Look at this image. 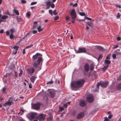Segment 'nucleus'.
Here are the masks:
<instances>
[{
  "instance_id": "obj_1",
  "label": "nucleus",
  "mask_w": 121,
  "mask_h": 121,
  "mask_svg": "<svg viewBox=\"0 0 121 121\" xmlns=\"http://www.w3.org/2000/svg\"><path fill=\"white\" fill-rule=\"evenodd\" d=\"M42 55L41 54L37 53L35 55H33L32 57L33 62V65L34 66L37 68L42 60Z\"/></svg>"
},
{
  "instance_id": "obj_2",
  "label": "nucleus",
  "mask_w": 121,
  "mask_h": 121,
  "mask_svg": "<svg viewBox=\"0 0 121 121\" xmlns=\"http://www.w3.org/2000/svg\"><path fill=\"white\" fill-rule=\"evenodd\" d=\"M85 82L83 79H81L79 80L72 82L71 86L72 88H78L81 87Z\"/></svg>"
},
{
  "instance_id": "obj_3",
  "label": "nucleus",
  "mask_w": 121,
  "mask_h": 121,
  "mask_svg": "<svg viewBox=\"0 0 121 121\" xmlns=\"http://www.w3.org/2000/svg\"><path fill=\"white\" fill-rule=\"evenodd\" d=\"M69 13L71 16V18L72 19H75L76 18L77 16L76 11L74 9H72L71 12H69Z\"/></svg>"
},
{
  "instance_id": "obj_4",
  "label": "nucleus",
  "mask_w": 121,
  "mask_h": 121,
  "mask_svg": "<svg viewBox=\"0 0 121 121\" xmlns=\"http://www.w3.org/2000/svg\"><path fill=\"white\" fill-rule=\"evenodd\" d=\"M37 116V114L35 113H32L28 114L27 117L30 120L36 118Z\"/></svg>"
},
{
  "instance_id": "obj_5",
  "label": "nucleus",
  "mask_w": 121,
  "mask_h": 121,
  "mask_svg": "<svg viewBox=\"0 0 121 121\" xmlns=\"http://www.w3.org/2000/svg\"><path fill=\"white\" fill-rule=\"evenodd\" d=\"M75 50L76 52L77 53L85 52L86 51L85 48H79L78 51H76L75 49Z\"/></svg>"
},
{
  "instance_id": "obj_6",
  "label": "nucleus",
  "mask_w": 121,
  "mask_h": 121,
  "mask_svg": "<svg viewBox=\"0 0 121 121\" xmlns=\"http://www.w3.org/2000/svg\"><path fill=\"white\" fill-rule=\"evenodd\" d=\"M86 99L87 101L89 103L92 102L94 100V97L92 95H88L86 97Z\"/></svg>"
},
{
  "instance_id": "obj_7",
  "label": "nucleus",
  "mask_w": 121,
  "mask_h": 121,
  "mask_svg": "<svg viewBox=\"0 0 121 121\" xmlns=\"http://www.w3.org/2000/svg\"><path fill=\"white\" fill-rule=\"evenodd\" d=\"M32 107L34 109L38 110L40 108V105L39 103L33 104L32 105Z\"/></svg>"
},
{
  "instance_id": "obj_8",
  "label": "nucleus",
  "mask_w": 121,
  "mask_h": 121,
  "mask_svg": "<svg viewBox=\"0 0 121 121\" xmlns=\"http://www.w3.org/2000/svg\"><path fill=\"white\" fill-rule=\"evenodd\" d=\"M46 116V115L41 114L38 117L37 119L39 121L43 120L45 119Z\"/></svg>"
},
{
  "instance_id": "obj_9",
  "label": "nucleus",
  "mask_w": 121,
  "mask_h": 121,
  "mask_svg": "<svg viewBox=\"0 0 121 121\" xmlns=\"http://www.w3.org/2000/svg\"><path fill=\"white\" fill-rule=\"evenodd\" d=\"M13 102V99L12 98H10L9 100L5 103L3 105L4 106H5L6 105H10L11 103Z\"/></svg>"
},
{
  "instance_id": "obj_10",
  "label": "nucleus",
  "mask_w": 121,
  "mask_h": 121,
  "mask_svg": "<svg viewBox=\"0 0 121 121\" xmlns=\"http://www.w3.org/2000/svg\"><path fill=\"white\" fill-rule=\"evenodd\" d=\"M48 90L51 97L54 98L55 95V92L52 90L48 89Z\"/></svg>"
},
{
  "instance_id": "obj_11",
  "label": "nucleus",
  "mask_w": 121,
  "mask_h": 121,
  "mask_svg": "<svg viewBox=\"0 0 121 121\" xmlns=\"http://www.w3.org/2000/svg\"><path fill=\"white\" fill-rule=\"evenodd\" d=\"M28 73L32 74L34 73L35 71V69L32 67H30L27 69Z\"/></svg>"
},
{
  "instance_id": "obj_12",
  "label": "nucleus",
  "mask_w": 121,
  "mask_h": 121,
  "mask_svg": "<svg viewBox=\"0 0 121 121\" xmlns=\"http://www.w3.org/2000/svg\"><path fill=\"white\" fill-rule=\"evenodd\" d=\"M79 104L81 106H85L87 104V102L86 100H82L80 102Z\"/></svg>"
},
{
  "instance_id": "obj_13",
  "label": "nucleus",
  "mask_w": 121,
  "mask_h": 121,
  "mask_svg": "<svg viewBox=\"0 0 121 121\" xmlns=\"http://www.w3.org/2000/svg\"><path fill=\"white\" fill-rule=\"evenodd\" d=\"M84 71L87 72L88 71L89 69V65L88 63H86L84 66Z\"/></svg>"
},
{
  "instance_id": "obj_14",
  "label": "nucleus",
  "mask_w": 121,
  "mask_h": 121,
  "mask_svg": "<svg viewBox=\"0 0 121 121\" xmlns=\"http://www.w3.org/2000/svg\"><path fill=\"white\" fill-rule=\"evenodd\" d=\"M108 83V81L103 82H101L100 84V85L102 87H106Z\"/></svg>"
},
{
  "instance_id": "obj_15",
  "label": "nucleus",
  "mask_w": 121,
  "mask_h": 121,
  "mask_svg": "<svg viewBox=\"0 0 121 121\" xmlns=\"http://www.w3.org/2000/svg\"><path fill=\"white\" fill-rule=\"evenodd\" d=\"M84 116V114L81 112L79 113L77 116V118L78 119H80L83 117Z\"/></svg>"
},
{
  "instance_id": "obj_16",
  "label": "nucleus",
  "mask_w": 121,
  "mask_h": 121,
  "mask_svg": "<svg viewBox=\"0 0 121 121\" xmlns=\"http://www.w3.org/2000/svg\"><path fill=\"white\" fill-rule=\"evenodd\" d=\"M37 78V77L35 76H32L31 78L30 79L31 81L32 82L34 83L35 79Z\"/></svg>"
},
{
  "instance_id": "obj_17",
  "label": "nucleus",
  "mask_w": 121,
  "mask_h": 121,
  "mask_svg": "<svg viewBox=\"0 0 121 121\" xmlns=\"http://www.w3.org/2000/svg\"><path fill=\"white\" fill-rule=\"evenodd\" d=\"M32 35V32L30 31L29 32L27 33L26 35L25 36L24 38H22V39H23L27 37H30Z\"/></svg>"
},
{
  "instance_id": "obj_18",
  "label": "nucleus",
  "mask_w": 121,
  "mask_h": 121,
  "mask_svg": "<svg viewBox=\"0 0 121 121\" xmlns=\"http://www.w3.org/2000/svg\"><path fill=\"white\" fill-rule=\"evenodd\" d=\"M97 49L101 51L102 52H104V50L103 48L101 47L97 46H96Z\"/></svg>"
},
{
  "instance_id": "obj_19",
  "label": "nucleus",
  "mask_w": 121,
  "mask_h": 121,
  "mask_svg": "<svg viewBox=\"0 0 121 121\" xmlns=\"http://www.w3.org/2000/svg\"><path fill=\"white\" fill-rule=\"evenodd\" d=\"M86 24L91 27H94V25L91 22H88Z\"/></svg>"
},
{
  "instance_id": "obj_20",
  "label": "nucleus",
  "mask_w": 121,
  "mask_h": 121,
  "mask_svg": "<svg viewBox=\"0 0 121 121\" xmlns=\"http://www.w3.org/2000/svg\"><path fill=\"white\" fill-rule=\"evenodd\" d=\"M53 117L52 115L51 114L49 115V116L47 120V121H51L52 120Z\"/></svg>"
},
{
  "instance_id": "obj_21",
  "label": "nucleus",
  "mask_w": 121,
  "mask_h": 121,
  "mask_svg": "<svg viewBox=\"0 0 121 121\" xmlns=\"http://www.w3.org/2000/svg\"><path fill=\"white\" fill-rule=\"evenodd\" d=\"M46 4L47 5V9H48L50 7V6L51 4V2L50 1H48L47 3Z\"/></svg>"
},
{
  "instance_id": "obj_22",
  "label": "nucleus",
  "mask_w": 121,
  "mask_h": 121,
  "mask_svg": "<svg viewBox=\"0 0 121 121\" xmlns=\"http://www.w3.org/2000/svg\"><path fill=\"white\" fill-rule=\"evenodd\" d=\"M13 11V12L15 13L17 15H19V13L18 11L17 10H16L15 9H14Z\"/></svg>"
},
{
  "instance_id": "obj_23",
  "label": "nucleus",
  "mask_w": 121,
  "mask_h": 121,
  "mask_svg": "<svg viewBox=\"0 0 121 121\" xmlns=\"http://www.w3.org/2000/svg\"><path fill=\"white\" fill-rule=\"evenodd\" d=\"M104 62L105 65H106V64L108 65V64H110L111 63V61L110 60L106 59H105V60Z\"/></svg>"
},
{
  "instance_id": "obj_24",
  "label": "nucleus",
  "mask_w": 121,
  "mask_h": 121,
  "mask_svg": "<svg viewBox=\"0 0 121 121\" xmlns=\"http://www.w3.org/2000/svg\"><path fill=\"white\" fill-rule=\"evenodd\" d=\"M8 17L6 15H3L2 16L1 18V19H7Z\"/></svg>"
},
{
  "instance_id": "obj_25",
  "label": "nucleus",
  "mask_w": 121,
  "mask_h": 121,
  "mask_svg": "<svg viewBox=\"0 0 121 121\" xmlns=\"http://www.w3.org/2000/svg\"><path fill=\"white\" fill-rule=\"evenodd\" d=\"M37 30H38L39 32H40L42 31L43 30V29L41 28V26H39L37 28Z\"/></svg>"
},
{
  "instance_id": "obj_26",
  "label": "nucleus",
  "mask_w": 121,
  "mask_h": 121,
  "mask_svg": "<svg viewBox=\"0 0 121 121\" xmlns=\"http://www.w3.org/2000/svg\"><path fill=\"white\" fill-rule=\"evenodd\" d=\"M109 65H106L105 66H104V67L102 68V69L104 70V71L108 68V67Z\"/></svg>"
},
{
  "instance_id": "obj_27",
  "label": "nucleus",
  "mask_w": 121,
  "mask_h": 121,
  "mask_svg": "<svg viewBox=\"0 0 121 121\" xmlns=\"http://www.w3.org/2000/svg\"><path fill=\"white\" fill-rule=\"evenodd\" d=\"M94 66L93 64H91L90 65V70L91 71L92 70L94 69Z\"/></svg>"
},
{
  "instance_id": "obj_28",
  "label": "nucleus",
  "mask_w": 121,
  "mask_h": 121,
  "mask_svg": "<svg viewBox=\"0 0 121 121\" xmlns=\"http://www.w3.org/2000/svg\"><path fill=\"white\" fill-rule=\"evenodd\" d=\"M20 73L19 74V76L20 77L22 74L23 73V71L22 69H20Z\"/></svg>"
},
{
  "instance_id": "obj_29",
  "label": "nucleus",
  "mask_w": 121,
  "mask_h": 121,
  "mask_svg": "<svg viewBox=\"0 0 121 121\" xmlns=\"http://www.w3.org/2000/svg\"><path fill=\"white\" fill-rule=\"evenodd\" d=\"M24 112V111L22 109L20 110V112L18 113V115H22Z\"/></svg>"
},
{
  "instance_id": "obj_30",
  "label": "nucleus",
  "mask_w": 121,
  "mask_h": 121,
  "mask_svg": "<svg viewBox=\"0 0 121 121\" xmlns=\"http://www.w3.org/2000/svg\"><path fill=\"white\" fill-rule=\"evenodd\" d=\"M15 73V74L14 75V78L16 79L17 78L18 74L17 73L16 71H14Z\"/></svg>"
},
{
  "instance_id": "obj_31",
  "label": "nucleus",
  "mask_w": 121,
  "mask_h": 121,
  "mask_svg": "<svg viewBox=\"0 0 121 121\" xmlns=\"http://www.w3.org/2000/svg\"><path fill=\"white\" fill-rule=\"evenodd\" d=\"M78 12L79 14L81 16H84L85 15V13L83 12H80L79 11H78Z\"/></svg>"
},
{
  "instance_id": "obj_32",
  "label": "nucleus",
  "mask_w": 121,
  "mask_h": 121,
  "mask_svg": "<svg viewBox=\"0 0 121 121\" xmlns=\"http://www.w3.org/2000/svg\"><path fill=\"white\" fill-rule=\"evenodd\" d=\"M10 31L11 32L10 35H13L14 33L15 32L14 30L13 29H11L10 30Z\"/></svg>"
},
{
  "instance_id": "obj_33",
  "label": "nucleus",
  "mask_w": 121,
  "mask_h": 121,
  "mask_svg": "<svg viewBox=\"0 0 121 121\" xmlns=\"http://www.w3.org/2000/svg\"><path fill=\"white\" fill-rule=\"evenodd\" d=\"M33 46V44H31L29 45V46H26V47L25 48L26 49L28 48H30L31 47Z\"/></svg>"
},
{
  "instance_id": "obj_34",
  "label": "nucleus",
  "mask_w": 121,
  "mask_h": 121,
  "mask_svg": "<svg viewBox=\"0 0 121 121\" xmlns=\"http://www.w3.org/2000/svg\"><path fill=\"white\" fill-rule=\"evenodd\" d=\"M19 48V47L16 46H15L13 47V48L15 50V51H17L18 50Z\"/></svg>"
},
{
  "instance_id": "obj_35",
  "label": "nucleus",
  "mask_w": 121,
  "mask_h": 121,
  "mask_svg": "<svg viewBox=\"0 0 121 121\" xmlns=\"http://www.w3.org/2000/svg\"><path fill=\"white\" fill-rule=\"evenodd\" d=\"M86 19L88 20L91 21L92 20V19L88 17H87L86 16L85 17L84 20H85Z\"/></svg>"
},
{
  "instance_id": "obj_36",
  "label": "nucleus",
  "mask_w": 121,
  "mask_h": 121,
  "mask_svg": "<svg viewBox=\"0 0 121 121\" xmlns=\"http://www.w3.org/2000/svg\"><path fill=\"white\" fill-rule=\"evenodd\" d=\"M111 56V55L109 54L106 57V59H108L110 60V56Z\"/></svg>"
},
{
  "instance_id": "obj_37",
  "label": "nucleus",
  "mask_w": 121,
  "mask_h": 121,
  "mask_svg": "<svg viewBox=\"0 0 121 121\" xmlns=\"http://www.w3.org/2000/svg\"><path fill=\"white\" fill-rule=\"evenodd\" d=\"M56 10H55L53 12V14L55 15H56L58 13L57 12L56 13Z\"/></svg>"
},
{
  "instance_id": "obj_38",
  "label": "nucleus",
  "mask_w": 121,
  "mask_h": 121,
  "mask_svg": "<svg viewBox=\"0 0 121 121\" xmlns=\"http://www.w3.org/2000/svg\"><path fill=\"white\" fill-rule=\"evenodd\" d=\"M9 37L11 39H13V35H10L9 36Z\"/></svg>"
},
{
  "instance_id": "obj_39",
  "label": "nucleus",
  "mask_w": 121,
  "mask_h": 121,
  "mask_svg": "<svg viewBox=\"0 0 121 121\" xmlns=\"http://www.w3.org/2000/svg\"><path fill=\"white\" fill-rule=\"evenodd\" d=\"M26 16L28 17H29L30 16V14L29 12H27L26 14Z\"/></svg>"
},
{
  "instance_id": "obj_40",
  "label": "nucleus",
  "mask_w": 121,
  "mask_h": 121,
  "mask_svg": "<svg viewBox=\"0 0 121 121\" xmlns=\"http://www.w3.org/2000/svg\"><path fill=\"white\" fill-rule=\"evenodd\" d=\"M6 87H4L2 89V92H4L6 90Z\"/></svg>"
},
{
  "instance_id": "obj_41",
  "label": "nucleus",
  "mask_w": 121,
  "mask_h": 121,
  "mask_svg": "<svg viewBox=\"0 0 121 121\" xmlns=\"http://www.w3.org/2000/svg\"><path fill=\"white\" fill-rule=\"evenodd\" d=\"M37 3V2H32L31 3L30 5H32L34 4H36Z\"/></svg>"
},
{
  "instance_id": "obj_42",
  "label": "nucleus",
  "mask_w": 121,
  "mask_h": 121,
  "mask_svg": "<svg viewBox=\"0 0 121 121\" xmlns=\"http://www.w3.org/2000/svg\"><path fill=\"white\" fill-rule=\"evenodd\" d=\"M104 120V121H109V120L108 119L107 117H105Z\"/></svg>"
},
{
  "instance_id": "obj_43",
  "label": "nucleus",
  "mask_w": 121,
  "mask_h": 121,
  "mask_svg": "<svg viewBox=\"0 0 121 121\" xmlns=\"http://www.w3.org/2000/svg\"><path fill=\"white\" fill-rule=\"evenodd\" d=\"M49 13L51 14V15L52 16L53 15V14L52 13V10H49Z\"/></svg>"
},
{
  "instance_id": "obj_44",
  "label": "nucleus",
  "mask_w": 121,
  "mask_h": 121,
  "mask_svg": "<svg viewBox=\"0 0 121 121\" xmlns=\"http://www.w3.org/2000/svg\"><path fill=\"white\" fill-rule=\"evenodd\" d=\"M59 18V17L58 16H56L54 18V20L56 21Z\"/></svg>"
},
{
  "instance_id": "obj_45",
  "label": "nucleus",
  "mask_w": 121,
  "mask_h": 121,
  "mask_svg": "<svg viewBox=\"0 0 121 121\" xmlns=\"http://www.w3.org/2000/svg\"><path fill=\"white\" fill-rule=\"evenodd\" d=\"M121 15L119 14V13H118L117 14V18H118L120 17Z\"/></svg>"
},
{
  "instance_id": "obj_46",
  "label": "nucleus",
  "mask_w": 121,
  "mask_h": 121,
  "mask_svg": "<svg viewBox=\"0 0 121 121\" xmlns=\"http://www.w3.org/2000/svg\"><path fill=\"white\" fill-rule=\"evenodd\" d=\"M117 88L119 89H120L121 88V83L117 87Z\"/></svg>"
},
{
  "instance_id": "obj_47",
  "label": "nucleus",
  "mask_w": 121,
  "mask_h": 121,
  "mask_svg": "<svg viewBox=\"0 0 121 121\" xmlns=\"http://www.w3.org/2000/svg\"><path fill=\"white\" fill-rule=\"evenodd\" d=\"M59 109L60 111H61L64 110V108L63 107H59Z\"/></svg>"
},
{
  "instance_id": "obj_48",
  "label": "nucleus",
  "mask_w": 121,
  "mask_h": 121,
  "mask_svg": "<svg viewBox=\"0 0 121 121\" xmlns=\"http://www.w3.org/2000/svg\"><path fill=\"white\" fill-rule=\"evenodd\" d=\"M32 32V33H33V34H36L37 33V31L36 30H34Z\"/></svg>"
},
{
  "instance_id": "obj_49",
  "label": "nucleus",
  "mask_w": 121,
  "mask_h": 121,
  "mask_svg": "<svg viewBox=\"0 0 121 121\" xmlns=\"http://www.w3.org/2000/svg\"><path fill=\"white\" fill-rule=\"evenodd\" d=\"M51 7L52 8H53L55 7V5L53 4H52L51 5Z\"/></svg>"
},
{
  "instance_id": "obj_50",
  "label": "nucleus",
  "mask_w": 121,
  "mask_h": 121,
  "mask_svg": "<svg viewBox=\"0 0 121 121\" xmlns=\"http://www.w3.org/2000/svg\"><path fill=\"white\" fill-rule=\"evenodd\" d=\"M21 1V2L23 4H25L26 2V1L24 0H22Z\"/></svg>"
},
{
  "instance_id": "obj_51",
  "label": "nucleus",
  "mask_w": 121,
  "mask_h": 121,
  "mask_svg": "<svg viewBox=\"0 0 121 121\" xmlns=\"http://www.w3.org/2000/svg\"><path fill=\"white\" fill-rule=\"evenodd\" d=\"M103 56V54H101L100 55L99 57V59L102 58Z\"/></svg>"
},
{
  "instance_id": "obj_52",
  "label": "nucleus",
  "mask_w": 121,
  "mask_h": 121,
  "mask_svg": "<svg viewBox=\"0 0 121 121\" xmlns=\"http://www.w3.org/2000/svg\"><path fill=\"white\" fill-rule=\"evenodd\" d=\"M25 49H26L25 48L23 50L22 53L23 54H25L26 53Z\"/></svg>"
},
{
  "instance_id": "obj_53",
  "label": "nucleus",
  "mask_w": 121,
  "mask_h": 121,
  "mask_svg": "<svg viewBox=\"0 0 121 121\" xmlns=\"http://www.w3.org/2000/svg\"><path fill=\"white\" fill-rule=\"evenodd\" d=\"M112 57L113 59H115L116 57V55L115 54L112 55Z\"/></svg>"
},
{
  "instance_id": "obj_54",
  "label": "nucleus",
  "mask_w": 121,
  "mask_h": 121,
  "mask_svg": "<svg viewBox=\"0 0 121 121\" xmlns=\"http://www.w3.org/2000/svg\"><path fill=\"white\" fill-rule=\"evenodd\" d=\"M8 74L9 76H12L13 75V73H12L11 72L9 73Z\"/></svg>"
},
{
  "instance_id": "obj_55",
  "label": "nucleus",
  "mask_w": 121,
  "mask_h": 121,
  "mask_svg": "<svg viewBox=\"0 0 121 121\" xmlns=\"http://www.w3.org/2000/svg\"><path fill=\"white\" fill-rule=\"evenodd\" d=\"M117 79L119 80H121V75L119 76V77Z\"/></svg>"
},
{
  "instance_id": "obj_56",
  "label": "nucleus",
  "mask_w": 121,
  "mask_h": 121,
  "mask_svg": "<svg viewBox=\"0 0 121 121\" xmlns=\"http://www.w3.org/2000/svg\"><path fill=\"white\" fill-rule=\"evenodd\" d=\"M53 83V81H49L47 83V84H52Z\"/></svg>"
},
{
  "instance_id": "obj_57",
  "label": "nucleus",
  "mask_w": 121,
  "mask_h": 121,
  "mask_svg": "<svg viewBox=\"0 0 121 121\" xmlns=\"http://www.w3.org/2000/svg\"><path fill=\"white\" fill-rule=\"evenodd\" d=\"M6 35H7L8 36L9 35V31H7L6 32Z\"/></svg>"
},
{
  "instance_id": "obj_58",
  "label": "nucleus",
  "mask_w": 121,
  "mask_h": 121,
  "mask_svg": "<svg viewBox=\"0 0 121 121\" xmlns=\"http://www.w3.org/2000/svg\"><path fill=\"white\" fill-rule=\"evenodd\" d=\"M73 6L74 7H77L78 6V4L77 3H75V4H73Z\"/></svg>"
},
{
  "instance_id": "obj_59",
  "label": "nucleus",
  "mask_w": 121,
  "mask_h": 121,
  "mask_svg": "<svg viewBox=\"0 0 121 121\" xmlns=\"http://www.w3.org/2000/svg\"><path fill=\"white\" fill-rule=\"evenodd\" d=\"M68 106V105L67 104H65L64 105V106L65 108H66Z\"/></svg>"
},
{
  "instance_id": "obj_60",
  "label": "nucleus",
  "mask_w": 121,
  "mask_h": 121,
  "mask_svg": "<svg viewBox=\"0 0 121 121\" xmlns=\"http://www.w3.org/2000/svg\"><path fill=\"white\" fill-rule=\"evenodd\" d=\"M17 51H13V53L14 55L16 54L17 53Z\"/></svg>"
},
{
  "instance_id": "obj_61",
  "label": "nucleus",
  "mask_w": 121,
  "mask_h": 121,
  "mask_svg": "<svg viewBox=\"0 0 121 121\" xmlns=\"http://www.w3.org/2000/svg\"><path fill=\"white\" fill-rule=\"evenodd\" d=\"M18 121H25V120L22 118H21Z\"/></svg>"
},
{
  "instance_id": "obj_62",
  "label": "nucleus",
  "mask_w": 121,
  "mask_h": 121,
  "mask_svg": "<svg viewBox=\"0 0 121 121\" xmlns=\"http://www.w3.org/2000/svg\"><path fill=\"white\" fill-rule=\"evenodd\" d=\"M99 85H100V84H99V83H98L97 85V88L98 89L99 88Z\"/></svg>"
},
{
  "instance_id": "obj_63",
  "label": "nucleus",
  "mask_w": 121,
  "mask_h": 121,
  "mask_svg": "<svg viewBox=\"0 0 121 121\" xmlns=\"http://www.w3.org/2000/svg\"><path fill=\"white\" fill-rule=\"evenodd\" d=\"M112 115H109L108 116V118L109 119H111L112 117Z\"/></svg>"
},
{
  "instance_id": "obj_64",
  "label": "nucleus",
  "mask_w": 121,
  "mask_h": 121,
  "mask_svg": "<svg viewBox=\"0 0 121 121\" xmlns=\"http://www.w3.org/2000/svg\"><path fill=\"white\" fill-rule=\"evenodd\" d=\"M69 17L68 16H67L66 17V20H69Z\"/></svg>"
}]
</instances>
